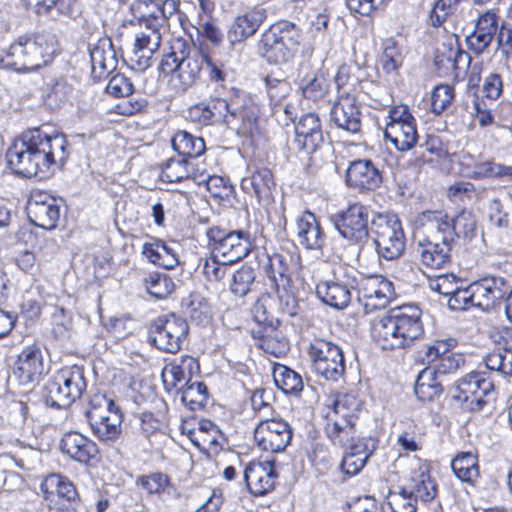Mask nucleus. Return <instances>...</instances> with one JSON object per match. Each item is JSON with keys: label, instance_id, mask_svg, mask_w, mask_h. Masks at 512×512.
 Listing matches in <instances>:
<instances>
[{"label": "nucleus", "instance_id": "1", "mask_svg": "<svg viewBox=\"0 0 512 512\" xmlns=\"http://www.w3.org/2000/svg\"><path fill=\"white\" fill-rule=\"evenodd\" d=\"M66 145L63 135H48L38 128L32 129L8 148L7 163L19 175L45 177L52 166L65 161Z\"/></svg>", "mask_w": 512, "mask_h": 512}, {"label": "nucleus", "instance_id": "2", "mask_svg": "<svg viewBox=\"0 0 512 512\" xmlns=\"http://www.w3.org/2000/svg\"><path fill=\"white\" fill-rule=\"evenodd\" d=\"M370 333L384 350L408 347L424 334L422 311L414 304L394 307L372 320Z\"/></svg>", "mask_w": 512, "mask_h": 512}, {"label": "nucleus", "instance_id": "3", "mask_svg": "<svg viewBox=\"0 0 512 512\" xmlns=\"http://www.w3.org/2000/svg\"><path fill=\"white\" fill-rule=\"evenodd\" d=\"M56 50L57 39L53 33H25L10 44L5 60L16 71H34L47 65Z\"/></svg>", "mask_w": 512, "mask_h": 512}, {"label": "nucleus", "instance_id": "4", "mask_svg": "<svg viewBox=\"0 0 512 512\" xmlns=\"http://www.w3.org/2000/svg\"><path fill=\"white\" fill-rule=\"evenodd\" d=\"M187 118L199 125L221 122L238 134L252 133L255 127V115L243 109L239 98L228 101L214 98L207 103H197L188 108Z\"/></svg>", "mask_w": 512, "mask_h": 512}, {"label": "nucleus", "instance_id": "5", "mask_svg": "<svg viewBox=\"0 0 512 512\" xmlns=\"http://www.w3.org/2000/svg\"><path fill=\"white\" fill-rule=\"evenodd\" d=\"M85 416L93 435L103 443L115 442L122 433L123 413L113 399L95 394Z\"/></svg>", "mask_w": 512, "mask_h": 512}, {"label": "nucleus", "instance_id": "6", "mask_svg": "<svg viewBox=\"0 0 512 512\" xmlns=\"http://www.w3.org/2000/svg\"><path fill=\"white\" fill-rule=\"evenodd\" d=\"M205 61L206 54L191 51L186 42L177 40L162 59L160 69L165 75L176 73L180 88L186 90L196 83Z\"/></svg>", "mask_w": 512, "mask_h": 512}, {"label": "nucleus", "instance_id": "7", "mask_svg": "<svg viewBox=\"0 0 512 512\" xmlns=\"http://www.w3.org/2000/svg\"><path fill=\"white\" fill-rule=\"evenodd\" d=\"M84 368L65 366L58 370L46 385V402L51 407L67 408L80 399L86 391Z\"/></svg>", "mask_w": 512, "mask_h": 512}, {"label": "nucleus", "instance_id": "8", "mask_svg": "<svg viewBox=\"0 0 512 512\" xmlns=\"http://www.w3.org/2000/svg\"><path fill=\"white\" fill-rule=\"evenodd\" d=\"M371 231L379 257L390 261L402 255L405 249V234L396 214L376 213L371 220Z\"/></svg>", "mask_w": 512, "mask_h": 512}, {"label": "nucleus", "instance_id": "9", "mask_svg": "<svg viewBox=\"0 0 512 512\" xmlns=\"http://www.w3.org/2000/svg\"><path fill=\"white\" fill-rule=\"evenodd\" d=\"M309 357L313 371L326 380L337 381L345 371L342 350L336 344L322 338L309 345Z\"/></svg>", "mask_w": 512, "mask_h": 512}, {"label": "nucleus", "instance_id": "10", "mask_svg": "<svg viewBox=\"0 0 512 512\" xmlns=\"http://www.w3.org/2000/svg\"><path fill=\"white\" fill-rule=\"evenodd\" d=\"M493 382L486 372H471L455 383L453 399L467 411H480L486 404L485 397L492 393Z\"/></svg>", "mask_w": 512, "mask_h": 512}, {"label": "nucleus", "instance_id": "11", "mask_svg": "<svg viewBox=\"0 0 512 512\" xmlns=\"http://www.w3.org/2000/svg\"><path fill=\"white\" fill-rule=\"evenodd\" d=\"M207 236L213 242V253L224 263H235L245 258L252 249L249 235L241 230L225 231L219 227H212Z\"/></svg>", "mask_w": 512, "mask_h": 512}, {"label": "nucleus", "instance_id": "12", "mask_svg": "<svg viewBox=\"0 0 512 512\" xmlns=\"http://www.w3.org/2000/svg\"><path fill=\"white\" fill-rule=\"evenodd\" d=\"M188 334L185 320L174 314L158 317L149 329V339L159 350L176 353Z\"/></svg>", "mask_w": 512, "mask_h": 512}, {"label": "nucleus", "instance_id": "13", "mask_svg": "<svg viewBox=\"0 0 512 512\" xmlns=\"http://www.w3.org/2000/svg\"><path fill=\"white\" fill-rule=\"evenodd\" d=\"M369 208L360 202L350 204L334 217V225L339 234L355 243L362 242L369 235L371 224Z\"/></svg>", "mask_w": 512, "mask_h": 512}, {"label": "nucleus", "instance_id": "14", "mask_svg": "<svg viewBox=\"0 0 512 512\" xmlns=\"http://www.w3.org/2000/svg\"><path fill=\"white\" fill-rule=\"evenodd\" d=\"M358 301L365 313L384 309L393 299V283L382 275L362 277L357 283Z\"/></svg>", "mask_w": 512, "mask_h": 512}, {"label": "nucleus", "instance_id": "15", "mask_svg": "<svg viewBox=\"0 0 512 512\" xmlns=\"http://www.w3.org/2000/svg\"><path fill=\"white\" fill-rule=\"evenodd\" d=\"M140 26L143 30L135 36L130 60L134 69L144 71L152 64L153 55L161 45L162 34L165 28L164 23H150Z\"/></svg>", "mask_w": 512, "mask_h": 512}, {"label": "nucleus", "instance_id": "16", "mask_svg": "<svg viewBox=\"0 0 512 512\" xmlns=\"http://www.w3.org/2000/svg\"><path fill=\"white\" fill-rule=\"evenodd\" d=\"M140 26L143 30L135 36L130 60L134 69L144 71L152 64L153 55L161 45L162 34L165 28L164 23H150Z\"/></svg>", "mask_w": 512, "mask_h": 512}, {"label": "nucleus", "instance_id": "17", "mask_svg": "<svg viewBox=\"0 0 512 512\" xmlns=\"http://www.w3.org/2000/svg\"><path fill=\"white\" fill-rule=\"evenodd\" d=\"M254 438L261 450L279 453L289 445L292 439V429L282 419H265L256 426Z\"/></svg>", "mask_w": 512, "mask_h": 512}, {"label": "nucleus", "instance_id": "18", "mask_svg": "<svg viewBox=\"0 0 512 512\" xmlns=\"http://www.w3.org/2000/svg\"><path fill=\"white\" fill-rule=\"evenodd\" d=\"M28 217L35 226L51 230L57 226L60 218V206L57 200L46 192L32 193L27 203Z\"/></svg>", "mask_w": 512, "mask_h": 512}, {"label": "nucleus", "instance_id": "19", "mask_svg": "<svg viewBox=\"0 0 512 512\" xmlns=\"http://www.w3.org/2000/svg\"><path fill=\"white\" fill-rule=\"evenodd\" d=\"M454 338L436 340L428 345L425 352V360L428 364L435 363L432 368L438 375H447L456 372L464 364V358L451 349L456 345Z\"/></svg>", "mask_w": 512, "mask_h": 512}, {"label": "nucleus", "instance_id": "20", "mask_svg": "<svg viewBox=\"0 0 512 512\" xmlns=\"http://www.w3.org/2000/svg\"><path fill=\"white\" fill-rule=\"evenodd\" d=\"M45 372L44 357L41 348L29 345L18 354L13 366V374L22 385L38 382Z\"/></svg>", "mask_w": 512, "mask_h": 512}, {"label": "nucleus", "instance_id": "21", "mask_svg": "<svg viewBox=\"0 0 512 512\" xmlns=\"http://www.w3.org/2000/svg\"><path fill=\"white\" fill-rule=\"evenodd\" d=\"M474 306L483 311L490 310L500 300L506 299L510 285L504 277L486 276L473 283Z\"/></svg>", "mask_w": 512, "mask_h": 512}, {"label": "nucleus", "instance_id": "22", "mask_svg": "<svg viewBox=\"0 0 512 512\" xmlns=\"http://www.w3.org/2000/svg\"><path fill=\"white\" fill-rule=\"evenodd\" d=\"M330 119L337 128L349 133H358L362 124V113L354 96L341 94L330 110Z\"/></svg>", "mask_w": 512, "mask_h": 512}, {"label": "nucleus", "instance_id": "23", "mask_svg": "<svg viewBox=\"0 0 512 512\" xmlns=\"http://www.w3.org/2000/svg\"><path fill=\"white\" fill-rule=\"evenodd\" d=\"M266 17V9L261 5H256L249 10L238 13L227 31L229 42L235 45L253 36Z\"/></svg>", "mask_w": 512, "mask_h": 512}, {"label": "nucleus", "instance_id": "24", "mask_svg": "<svg viewBox=\"0 0 512 512\" xmlns=\"http://www.w3.org/2000/svg\"><path fill=\"white\" fill-rule=\"evenodd\" d=\"M278 474L271 461L251 462L244 470V480L251 494L264 496L274 490Z\"/></svg>", "mask_w": 512, "mask_h": 512}, {"label": "nucleus", "instance_id": "25", "mask_svg": "<svg viewBox=\"0 0 512 512\" xmlns=\"http://www.w3.org/2000/svg\"><path fill=\"white\" fill-rule=\"evenodd\" d=\"M324 141L320 118L315 113H306L295 126V139L299 150L306 154L315 152Z\"/></svg>", "mask_w": 512, "mask_h": 512}, {"label": "nucleus", "instance_id": "26", "mask_svg": "<svg viewBox=\"0 0 512 512\" xmlns=\"http://www.w3.org/2000/svg\"><path fill=\"white\" fill-rule=\"evenodd\" d=\"M60 449L72 460L86 465L95 459L99 452L93 440L77 431H70L63 435Z\"/></svg>", "mask_w": 512, "mask_h": 512}, {"label": "nucleus", "instance_id": "27", "mask_svg": "<svg viewBox=\"0 0 512 512\" xmlns=\"http://www.w3.org/2000/svg\"><path fill=\"white\" fill-rule=\"evenodd\" d=\"M296 229L297 241L303 248L315 251L322 250L326 237L314 213L307 210L298 216L296 219Z\"/></svg>", "mask_w": 512, "mask_h": 512}, {"label": "nucleus", "instance_id": "28", "mask_svg": "<svg viewBox=\"0 0 512 512\" xmlns=\"http://www.w3.org/2000/svg\"><path fill=\"white\" fill-rule=\"evenodd\" d=\"M346 183L359 190H374L382 183V174L371 160L353 161L346 171Z\"/></svg>", "mask_w": 512, "mask_h": 512}, {"label": "nucleus", "instance_id": "29", "mask_svg": "<svg viewBox=\"0 0 512 512\" xmlns=\"http://www.w3.org/2000/svg\"><path fill=\"white\" fill-rule=\"evenodd\" d=\"M40 491L46 500H49L54 495H58L60 498L73 503L75 505V512L85 511V506L79 499L75 485L66 476L58 473L47 475L40 484Z\"/></svg>", "mask_w": 512, "mask_h": 512}, {"label": "nucleus", "instance_id": "30", "mask_svg": "<svg viewBox=\"0 0 512 512\" xmlns=\"http://www.w3.org/2000/svg\"><path fill=\"white\" fill-rule=\"evenodd\" d=\"M451 238L446 241H432L429 239L419 240L416 246V252L421 263L427 268L441 269L450 262L451 259Z\"/></svg>", "mask_w": 512, "mask_h": 512}, {"label": "nucleus", "instance_id": "31", "mask_svg": "<svg viewBox=\"0 0 512 512\" xmlns=\"http://www.w3.org/2000/svg\"><path fill=\"white\" fill-rule=\"evenodd\" d=\"M263 43L269 62L282 64L293 57L294 41L288 31L271 29L264 35Z\"/></svg>", "mask_w": 512, "mask_h": 512}, {"label": "nucleus", "instance_id": "32", "mask_svg": "<svg viewBox=\"0 0 512 512\" xmlns=\"http://www.w3.org/2000/svg\"><path fill=\"white\" fill-rule=\"evenodd\" d=\"M274 187V177L268 168H259L241 180L242 190L248 195L255 196L258 203L263 205L270 203Z\"/></svg>", "mask_w": 512, "mask_h": 512}, {"label": "nucleus", "instance_id": "33", "mask_svg": "<svg viewBox=\"0 0 512 512\" xmlns=\"http://www.w3.org/2000/svg\"><path fill=\"white\" fill-rule=\"evenodd\" d=\"M92 74L95 78L106 77L116 69L117 57L111 39L102 38L90 49Z\"/></svg>", "mask_w": 512, "mask_h": 512}, {"label": "nucleus", "instance_id": "34", "mask_svg": "<svg viewBox=\"0 0 512 512\" xmlns=\"http://www.w3.org/2000/svg\"><path fill=\"white\" fill-rule=\"evenodd\" d=\"M316 295L323 303L336 309L347 307L351 301V292L348 286L334 280L318 283Z\"/></svg>", "mask_w": 512, "mask_h": 512}, {"label": "nucleus", "instance_id": "35", "mask_svg": "<svg viewBox=\"0 0 512 512\" xmlns=\"http://www.w3.org/2000/svg\"><path fill=\"white\" fill-rule=\"evenodd\" d=\"M408 488L407 492L415 501L420 499L423 502H428L437 495L436 483L431 478L426 465H421L418 470L412 472Z\"/></svg>", "mask_w": 512, "mask_h": 512}, {"label": "nucleus", "instance_id": "36", "mask_svg": "<svg viewBox=\"0 0 512 512\" xmlns=\"http://www.w3.org/2000/svg\"><path fill=\"white\" fill-rule=\"evenodd\" d=\"M325 432L334 445L346 447L355 442V423L326 414Z\"/></svg>", "mask_w": 512, "mask_h": 512}, {"label": "nucleus", "instance_id": "37", "mask_svg": "<svg viewBox=\"0 0 512 512\" xmlns=\"http://www.w3.org/2000/svg\"><path fill=\"white\" fill-rule=\"evenodd\" d=\"M142 254L153 264L165 269H173L179 264L175 249L158 240L143 245Z\"/></svg>", "mask_w": 512, "mask_h": 512}, {"label": "nucleus", "instance_id": "38", "mask_svg": "<svg viewBox=\"0 0 512 512\" xmlns=\"http://www.w3.org/2000/svg\"><path fill=\"white\" fill-rule=\"evenodd\" d=\"M346 447L349 450L343 456L340 468L345 474L353 476L363 469L367 459L371 455V451L362 439H357Z\"/></svg>", "mask_w": 512, "mask_h": 512}, {"label": "nucleus", "instance_id": "39", "mask_svg": "<svg viewBox=\"0 0 512 512\" xmlns=\"http://www.w3.org/2000/svg\"><path fill=\"white\" fill-rule=\"evenodd\" d=\"M384 136L398 151L411 150L418 141L416 121L401 126L397 125L394 128H385Z\"/></svg>", "mask_w": 512, "mask_h": 512}, {"label": "nucleus", "instance_id": "40", "mask_svg": "<svg viewBox=\"0 0 512 512\" xmlns=\"http://www.w3.org/2000/svg\"><path fill=\"white\" fill-rule=\"evenodd\" d=\"M455 476L462 482L473 484L480 476L478 457L472 452H460L451 462Z\"/></svg>", "mask_w": 512, "mask_h": 512}, {"label": "nucleus", "instance_id": "41", "mask_svg": "<svg viewBox=\"0 0 512 512\" xmlns=\"http://www.w3.org/2000/svg\"><path fill=\"white\" fill-rule=\"evenodd\" d=\"M198 369L197 360L189 355L181 356L177 361L166 365L162 371L164 383L170 379L171 386H177L178 383L185 381L188 376Z\"/></svg>", "mask_w": 512, "mask_h": 512}, {"label": "nucleus", "instance_id": "42", "mask_svg": "<svg viewBox=\"0 0 512 512\" xmlns=\"http://www.w3.org/2000/svg\"><path fill=\"white\" fill-rule=\"evenodd\" d=\"M439 375L432 368H424L417 377L415 383V394L422 401H431L438 397L443 389Z\"/></svg>", "mask_w": 512, "mask_h": 512}, {"label": "nucleus", "instance_id": "43", "mask_svg": "<svg viewBox=\"0 0 512 512\" xmlns=\"http://www.w3.org/2000/svg\"><path fill=\"white\" fill-rule=\"evenodd\" d=\"M172 146L180 156L186 159L199 157L206 149L202 138L186 131H179L174 135Z\"/></svg>", "mask_w": 512, "mask_h": 512}, {"label": "nucleus", "instance_id": "44", "mask_svg": "<svg viewBox=\"0 0 512 512\" xmlns=\"http://www.w3.org/2000/svg\"><path fill=\"white\" fill-rule=\"evenodd\" d=\"M276 386L287 395H299L304 384L300 374L284 365H277L273 370Z\"/></svg>", "mask_w": 512, "mask_h": 512}, {"label": "nucleus", "instance_id": "45", "mask_svg": "<svg viewBox=\"0 0 512 512\" xmlns=\"http://www.w3.org/2000/svg\"><path fill=\"white\" fill-rule=\"evenodd\" d=\"M260 333L258 345L266 354L281 357L288 352V340L276 329V325L268 327Z\"/></svg>", "mask_w": 512, "mask_h": 512}, {"label": "nucleus", "instance_id": "46", "mask_svg": "<svg viewBox=\"0 0 512 512\" xmlns=\"http://www.w3.org/2000/svg\"><path fill=\"white\" fill-rule=\"evenodd\" d=\"M130 11L140 25L164 23L160 12V3L155 0H134Z\"/></svg>", "mask_w": 512, "mask_h": 512}, {"label": "nucleus", "instance_id": "47", "mask_svg": "<svg viewBox=\"0 0 512 512\" xmlns=\"http://www.w3.org/2000/svg\"><path fill=\"white\" fill-rule=\"evenodd\" d=\"M359 407L360 402L355 395L350 393L338 394L326 414L355 423Z\"/></svg>", "mask_w": 512, "mask_h": 512}, {"label": "nucleus", "instance_id": "48", "mask_svg": "<svg viewBox=\"0 0 512 512\" xmlns=\"http://www.w3.org/2000/svg\"><path fill=\"white\" fill-rule=\"evenodd\" d=\"M160 177L163 181L177 183L194 177V171L188 159L171 158L163 165Z\"/></svg>", "mask_w": 512, "mask_h": 512}, {"label": "nucleus", "instance_id": "49", "mask_svg": "<svg viewBox=\"0 0 512 512\" xmlns=\"http://www.w3.org/2000/svg\"><path fill=\"white\" fill-rule=\"evenodd\" d=\"M290 262L291 257L280 253H274L268 257L265 272L277 287L280 284L285 285L289 281Z\"/></svg>", "mask_w": 512, "mask_h": 512}, {"label": "nucleus", "instance_id": "50", "mask_svg": "<svg viewBox=\"0 0 512 512\" xmlns=\"http://www.w3.org/2000/svg\"><path fill=\"white\" fill-rule=\"evenodd\" d=\"M144 284L147 292L157 299L166 298L175 289L172 278L167 274L159 272L149 273L144 278Z\"/></svg>", "mask_w": 512, "mask_h": 512}, {"label": "nucleus", "instance_id": "51", "mask_svg": "<svg viewBox=\"0 0 512 512\" xmlns=\"http://www.w3.org/2000/svg\"><path fill=\"white\" fill-rule=\"evenodd\" d=\"M273 305L274 299L268 294H263L252 307L253 319L256 323L263 326V329L273 327L279 323V320L272 311Z\"/></svg>", "mask_w": 512, "mask_h": 512}, {"label": "nucleus", "instance_id": "52", "mask_svg": "<svg viewBox=\"0 0 512 512\" xmlns=\"http://www.w3.org/2000/svg\"><path fill=\"white\" fill-rule=\"evenodd\" d=\"M181 400L191 410H197L205 406L207 401V387L204 383L188 379L181 391Z\"/></svg>", "mask_w": 512, "mask_h": 512}, {"label": "nucleus", "instance_id": "53", "mask_svg": "<svg viewBox=\"0 0 512 512\" xmlns=\"http://www.w3.org/2000/svg\"><path fill=\"white\" fill-rule=\"evenodd\" d=\"M137 487L146 491L149 495L163 493L170 485L169 477L161 472H155L148 475H141L136 478Z\"/></svg>", "mask_w": 512, "mask_h": 512}, {"label": "nucleus", "instance_id": "54", "mask_svg": "<svg viewBox=\"0 0 512 512\" xmlns=\"http://www.w3.org/2000/svg\"><path fill=\"white\" fill-rule=\"evenodd\" d=\"M72 317L63 307H55L52 314V334L60 341L70 339L72 335Z\"/></svg>", "mask_w": 512, "mask_h": 512}, {"label": "nucleus", "instance_id": "55", "mask_svg": "<svg viewBox=\"0 0 512 512\" xmlns=\"http://www.w3.org/2000/svg\"><path fill=\"white\" fill-rule=\"evenodd\" d=\"M254 280V270L248 266H241L232 276L230 291L238 297H243L250 291Z\"/></svg>", "mask_w": 512, "mask_h": 512}, {"label": "nucleus", "instance_id": "56", "mask_svg": "<svg viewBox=\"0 0 512 512\" xmlns=\"http://www.w3.org/2000/svg\"><path fill=\"white\" fill-rule=\"evenodd\" d=\"M379 63L386 73L395 72L402 64V55L396 42L393 39H387L383 43V52Z\"/></svg>", "mask_w": 512, "mask_h": 512}, {"label": "nucleus", "instance_id": "57", "mask_svg": "<svg viewBox=\"0 0 512 512\" xmlns=\"http://www.w3.org/2000/svg\"><path fill=\"white\" fill-rule=\"evenodd\" d=\"M265 84L272 106L278 105L279 102L284 101L291 91L288 81L283 78H277L272 74H268L265 77Z\"/></svg>", "mask_w": 512, "mask_h": 512}, {"label": "nucleus", "instance_id": "58", "mask_svg": "<svg viewBox=\"0 0 512 512\" xmlns=\"http://www.w3.org/2000/svg\"><path fill=\"white\" fill-rule=\"evenodd\" d=\"M477 222L470 211L463 210L454 217V236L463 239H472L476 235Z\"/></svg>", "mask_w": 512, "mask_h": 512}, {"label": "nucleus", "instance_id": "59", "mask_svg": "<svg viewBox=\"0 0 512 512\" xmlns=\"http://www.w3.org/2000/svg\"><path fill=\"white\" fill-rule=\"evenodd\" d=\"M454 99V88L447 84L436 86L431 93V110L439 115L446 110Z\"/></svg>", "mask_w": 512, "mask_h": 512}, {"label": "nucleus", "instance_id": "60", "mask_svg": "<svg viewBox=\"0 0 512 512\" xmlns=\"http://www.w3.org/2000/svg\"><path fill=\"white\" fill-rule=\"evenodd\" d=\"M300 87L303 96L313 101L322 99L328 91L327 81L323 77L316 75L303 79Z\"/></svg>", "mask_w": 512, "mask_h": 512}, {"label": "nucleus", "instance_id": "61", "mask_svg": "<svg viewBox=\"0 0 512 512\" xmlns=\"http://www.w3.org/2000/svg\"><path fill=\"white\" fill-rule=\"evenodd\" d=\"M388 512H416L415 500L406 491L390 494L385 502Z\"/></svg>", "mask_w": 512, "mask_h": 512}, {"label": "nucleus", "instance_id": "62", "mask_svg": "<svg viewBox=\"0 0 512 512\" xmlns=\"http://www.w3.org/2000/svg\"><path fill=\"white\" fill-rule=\"evenodd\" d=\"M193 444L200 449H207L212 452H217L222 448L224 442V435L220 430L217 434L212 432H193L191 436Z\"/></svg>", "mask_w": 512, "mask_h": 512}, {"label": "nucleus", "instance_id": "63", "mask_svg": "<svg viewBox=\"0 0 512 512\" xmlns=\"http://www.w3.org/2000/svg\"><path fill=\"white\" fill-rule=\"evenodd\" d=\"M461 0H439L430 13V20L433 26H440L448 16L452 15L458 8Z\"/></svg>", "mask_w": 512, "mask_h": 512}, {"label": "nucleus", "instance_id": "64", "mask_svg": "<svg viewBox=\"0 0 512 512\" xmlns=\"http://www.w3.org/2000/svg\"><path fill=\"white\" fill-rule=\"evenodd\" d=\"M227 264L228 263H224L220 256H217L216 253H213L210 258L204 261L202 269L203 274L208 281H221L226 275Z\"/></svg>", "mask_w": 512, "mask_h": 512}]
</instances>
